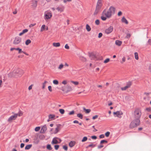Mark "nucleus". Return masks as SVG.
<instances>
[{
    "label": "nucleus",
    "mask_w": 151,
    "mask_h": 151,
    "mask_svg": "<svg viewBox=\"0 0 151 151\" xmlns=\"http://www.w3.org/2000/svg\"><path fill=\"white\" fill-rule=\"evenodd\" d=\"M115 10L114 7L111 6L108 11L106 9H104L102 12V14L105 15L107 18H109L112 15L114 14Z\"/></svg>",
    "instance_id": "f257e3e1"
},
{
    "label": "nucleus",
    "mask_w": 151,
    "mask_h": 151,
    "mask_svg": "<svg viewBox=\"0 0 151 151\" xmlns=\"http://www.w3.org/2000/svg\"><path fill=\"white\" fill-rule=\"evenodd\" d=\"M24 73L23 70L20 68H17L14 69L12 72L10 73L9 75L12 77L18 78L22 76Z\"/></svg>",
    "instance_id": "f03ea898"
},
{
    "label": "nucleus",
    "mask_w": 151,
    "mask_h": 151,
    "mask_svg": "<svg viewBox=\"0 0 151 151\" xmlns=\"http://www.w3.org/2000/svg\"><path fill=\"white\" fill-rule=\"evenodd\" d=\"M141 111L140 109L136 108L135 109L134 112V116L135 118L139 119L141 116Z\"/></svg>",
    "instance_id": "7ed1b4c3"
},
{
    "label": "nucleus",
    "mask_w": 151,
    "mask_h": 151,
    "mask_svg": "<svg viewBox=\"0 0 151 151\" xmlns=\"http://www.w3.org/2000/svg\"><path fill=\"white\" fill-rule=\"evenodd\" d=\"M140 123V120L138 119H136L133 121L131 123L130 127L131 128H133L139 125Z\"/></svg>",
    "instance_id": "20e7f679"
},
{
    "label": "nucleus",
    "mask_w": 151,
    "mask_h": 151,
    "mask_svg": "<svg viewBox=\"0 0 151 151\" xmlns=\"http://www.w3.org/2000/svg\"><path fill=\"white\" fill-rule=\"evenodd\" d=\"M52 17V14L51 12H49L48 11L45 12L44 18L45 20L51 18Z\"/></svg>",
    "instance_id": "39448f33"
},
{
    "label": "nucleus",
    "mask_w": 151,
    "mask_h": 151,
    "mask_svg": "<svg viewBox=\"0 0 151 151\" xmlns=\"http://www.w3.org/2000/svg\"><path fill=\"white\" fill-rule=\"evenodd\" d=\"M22 41V38L20 37H16L13 42V44L15 45H17L19 44Z\"/></svg>",
    "instance_id": "423d86ee"
},
{
    "label": "nucleus",
    "mask_w": 151,
    "mask_h": 151,
    "mask_svg": "<svg viewBox=\"0 0 151 151\" xmlns=\"http://www.w3.org/2000/svg\"><path fill=\"white\" fill-rule=\"evenodd\" d=\"M61 141L60 139L57 137H55L52 139L51 143L52 144H57L60 143Z\"/></svg>",
    "instance_id": "0eeeda50"
},
{
    "label": "nucleus",
    "mask_w": 151,
    "mask_h": 151,
    "mask_svg": "<svg viewBox=\"0 0 151 151\" xmlns=\"http://www.w3.org/2000/svg\"><path fill=\"white\" fill-rule=\"evenodd\" d=\"M56 126L57 127L55 130L53 129L51 130V131L53 132V133L55 134L57 133L60 129L61 125L60 124H58Z\"/></svg>",
    "instance_id": "6e6552de"
},
{
    "label": "nucleus",
    "mask_w": 151,
    "mask_h": 151,
    "mask_svg": "<svg viewBox=\"0 0 151 151\" xmlns=\"http://www.w3.org/2000/svg\"><path fill=\"white\" fill-rule=\"evenodd\" d=\"M113 114L115 117H117L120 118L121 117V115H122L123 113L121 111H119L114 112Z\"/></svg>",
    "instance_id": "1a4fd4ad"
},
{
    "label": "nucleus",
    "mask_w": 151,
    "mask_h": 151,
    "mask_svg": "<svg viewBox=\"0 0 151 151\" xmlns=\"http://www.w3.org/2000/svg\"><path fill=\"white\" fill-rule=\"evenodd\" d=\"M132 85L131 82L129 81L128 82L126 86H124V87H122L121 88V90L122 91L125 90L127 89V88H130V86Z\"/></svg>",
    "instance_id": "9d476101"
},
{
    "label": "nucleus",
    "mask_w": 151,
    "mask_h": 151,
    "mask_svg": "<svg viewBox=\"0 0 151 151\" xmlns=\"http://www.w3.org/2000/svg\"><path fill=\"white\" fill-rule=\"evenodd\" d=\"M16 115L14 114V115L11 116L8 119V121L9 122H11L13 120H15L17 118Z\"/></svg>",
    "instance_id": "9b49d317"
},
{
    "label": "nucleus",
    "mask_w": 151,
    "mask_h": 151,
    "mask_svg": "<svg viewBox=\"0 0 151 151\" xmlns=\"http://www.w3.org/2000/svg\"><path fill=\"white\" fill-rule=\"evenodd\" d=\"M47 129V128L46 125H44L42 127V128L40 130V133H45V132H46V131Z\"/></svg>",
    "instance_id": "f8f14e48"
},
{
    "label": "nucleus",
    "mask_w": 151,
    "mask_h": 151,
    "mask_svg": "<svg viewBox=\"0 0 151 151\" xmlns=\"http://www.w3.org/2000/svg\"><path fill=\"white\" fill-rule=\"evenodd\" d=\"M39 0H32V6L33 7H36L37 5V2Z\"/></svg>",
    "instance_id": "ddd939ff"
},
{
    "label": "nucleus",
    "mask_w": 151,
    "mask_h": 151,
    "mask_svg": "<svg viewBox=\"0 0 151 151\" xmlns=\"http://www.w3.org/2000/svg\"><path fill=\"white\" fill-rule=\"evenodd\" d=\"M101 8L96 6V9L93 13V15H96L99 12Z\"/></svg>",
    "instance_id": "4468645a"
},
{
    "label": "nucleus",
    "mask_w": 151,
    "mask_h": 151,
    "mask_svg": "<svg viewBox=\"0 0 151 151\" xmlns=\"http://www.w3.org/2000/svg\"><path fill=\"white\" fill-rule=\"evenodd\" d=\"M76 142L74 141H71L69 143V146L70 147H73L76 144Z\"/></svg>",
    "instance_id": "2eb2a0df"
},
{
    "label": "nucleus",
    "mask_w": 151,
    "mask_h": 151,
    "mask_svg": "<svg viewBox=\"0 0 151 151\" xmlns=\"http://www.w3.org/2000/svg\"><path fill=\"white\" fill-rule=\"evenodd\" d=\"M90 58L91 60H97V58L96 56L93 54H91L90 56Z\"/></svg>",
    "instance_id": "dca6fc26"
},
{
    "label": "nucleus",
    "mask_w": 151,
    "mask_h": 151,
    "mask_svg": "<svg viewBox=\"0 0 151 151\" xmlns=\"http://www.w3.org/2000/svg\"><path fill=\"white\" fill-rule=\"evenodd\" d=\"M115 43L116 45L119 46L121 45L122 42L120 40H117L115 41Z\"/></svg>",
    "instance_id": "f3484780"
},
{
    "label": "nucleus",
    "mask_w": 151,
    "mask_h": 151,
    "mask_svg": "<svg viewBox=\"0 0 151 151\" xmlns=\"http://www.w3.org/2000/svg\"><path fill=\"white\" fill-rule=\"evenodd\" d=\"M64 65H63L62 63H61L58 66V70H61L64 68Z\"/></svg>",
    "instance_id": "a211bd4d"
},
{
    "label": "nucleus",
    "mask_w": 151,
    "mask_h": 151,
    "mask_svg": "<svg viewBox=\"0 0 151 151\" xmlns=\"http://www.w3.org/2000/svg\"><path fill=\"white\" fill-rule=\"evenodd\" d=\"M64 8L63 6H58L56 8V9L58 10V11L61 12L63 11Z\"/></svg>",
    "instance_id": "6ab92c4d"
},
{
    "label": "nucleus",
    "mask_w": 151,
    "mask_h": 151,
    "mask_svg": "<svg viewBox=\"0 0 151 151\" xmlns=\"http://www.w3.org/2000/svg\"><path fill=\"white\" fill-rule=\"evenodd\" d=\"M52 45L54 47H58L60 46V44L59 42H54L52 43Z\"/></svg>",
    "instance_id": "aec40b11"
},
{
    "label": "nucleus",
    "mask_w": 151,
    "mask_h": 151,
    "mask_svg": "<svg viewBox=\"0 0 151 151\" xmlns=\"http://www.w3.org/2000/svg\"><path fill=\"white\" fill-rule=\"evenodd\" d=\"M28 30L27 29H25L23 30L22 31V32H21V33H20L19 34V36H21L22 35L24 34L25 33L27 32H28Z\"/></svg>",
    "instance_id": "412c9836"
},
{
    "label": "nucleus",
    "mask_w": 151,
    "mask_h": 151,
    "mask_svg": "<svg viewBox=\"0 0 151 151\" xmlns=\"http://www.w3.org/2000/svg\"><path fill=\"white\" fill-rule=\"evenodd\" d=\"M122 22L126 24H128V21L124 17H123L122 18Z\"/></svg>",
    "instance_id": "4be33fe9"
},
{
    "label": "nucleus",
    "mask_w": 151,
    "mask_h": 151,
    "mask_svg": "<svg viewBox=\"0 0 151 151\" xmlns=\"http://www.w3.org/2000/svg\"><path fill=\"white\" fill-rule=\"evenodd\" d=\"M72 90L73 88L71 86H67V89L66 90L67 92L71 91H72Z\"/></svg>",
    "instance_id": "5701e85b"
},
{
    "label": "nucleus",
    "mask_w": 151,
    "mask_h": 151,
    "mask_svg": "<svg viewBox=\"0 0 151 151\" xmlns=\"http://www.w3.org/2000/svg\"><path fill=\"white\" fill-rule=\"evenodd\" d=\"M15 115H16V117H17V116H20L22 115L23 112L21 111H20L17 114H15Z\"/></svg>",
    "instance_id": "b1692460"
},
{
    "label": "nucleus",
    "mask_w": 151,
    "mask_h": 151,
    "mask_svg": "<svg viewBox=\"0 0 151 151\" xmlns=\"http://www.w3.org/2000/svg\"><path fill=\"white\" fill-rule=\"evenodd\" d=\"M112 29H106L105 32L106 34H109L112 32Z\"/></svg>",
    "instance_id": "393cba45"
},
{
    "label": "nucleus",
    "mask_w": 151,
    "mask_h": 151,
    "mask_svg": "<svg viewBox=\"0 0 151 151\" xmlns=\"http://www.w3.org/2000/svg\"><path fill=\"white\" fill-rule=\"evenodd\" d=\"M48 82L46 81H44V82L42 83V89H44L45 88L46 86V84Z\"/></svg>",
    "instance_id": "a878e982"
},
{
    "label": "nucleus",
    "mask_w": 151,
    "mask_h": 151,
    "mask_svg": "<svg viewBox=\"0 0 151 151\" xmlns=\"http://www.w3.org/2000/svg\"><path fill=\"white\" fill-rule=\"evenodd\" d=\"M83 109L86 113H89L91 111V110L90 109H86L84 107H83Z\"/></svg>",
    "instance_id": "bb28decb"
},
{
    "label": "nucleus",
    "mask_w": 151,
    "mask_h": 151,
    "mask_svg": "<svg viewBox=\"0 0 151 151\" xmlns=\"http://www.w3.org/2000/svg\"><path fill=\"white\" fill-rule=\"evenodd\" d=\"M101 6L102 5L101 4V1H98L96 6L101 8Z\"/></svg>",
    "instance_id": "cd10ccee"
},
{
    "label": "nucleus",
    "mask_w": 151,
    "mask_h": 151,
    "mask_svg": "<svg viewBox=\"0 0 151 151\" xmlns=\"http://www.w3.org/2000/svg\"><path fill=\"white\" fill-rule=\"evenodd\" d=\"M31 42V40L29 39H28L25 42V44L26 45H28L29 44H30Z\"/></svg>",
    "instance_id": "c85d7f7f"
},
{
    "label": "nucleus",
    "mask_w": 151,
    "mask_h": 151,
    "mask_svg": "<svg viewBox=\"0 0 151 151\" xmlns=\"http://www.w3.org/2000/svg\"><path fill=\"white\" fill-rule=\"evenodd\" d=\"M16 50H17L18 51V53L19 54H20L21 53H23V51L22 50V49H20L19 48H17L16 49Z\"/></svg>",
    "instance_id": "c756f323"
},
{
    "label": "nucleus",
    "mask_w": 151,
    "mask_h": 151,
    "mask_svg": "<svg viewBox=\"0 0 151 151\" xmlns=\"http://www.w3.org/2000/svg\"><path fill=\"white\" fill-rule=\"evenodd\" d=\"M49 119H54L55 117V116L53 114H50L49 115ZM52 119L51 120H52Z\"/></svg>",
    "instance_id": "7c9ffc66"
},
{
    "label": "nucleus",
    "mask_w": 151,
    "mask_h": 151,
    "mask_svg": "<svg viewBox=\"0 0 151 151\" xmlns=\"http://www.w3.org/2000/svg\"><path fill=\"white\" fill-rule=\"evenodd\" d=\"M32 146V145H26L25 147V150H29V149Z\"/></svg>",
    "instance_id": "2f4dec72"
},
{
    "label": "nucleus",
    "mask_w": 151,
    "mask_h": 151,
    "mask_svg": "<svg viewBox=\"0 0 151 151\" xmlns=\"http://www.w3.org/2000/svg\"><path fill=\"white\" fill-rule=\"evenodd\" d=\"M102 16L101 17V19L103 21L106 20V18H107L105 16V15H103L102 14Z\"/></svg>",
    "instance_id": "473e14b6"
},
{
    "label": "nucleus",
    "mask_w": 151,
    "mask_h": 151,
    "mask_svg": "<svg viewBox=\"0 0 151 151\" xmlns=\"http://www.w3.org/2000/svg\"><path fill=\"white\" fill-rule=\"evenodd\" d=\"M77 116L81 119L83 118V115L80 113L77 114Z\"/></svg>",
    "instance_id": "72a5a7b5"
},
{
    "label": "nucleus",
    "mask_w": 151,
    "mask_h": 151,
    "mask_svg": "<svg viewBox=\"0 0 151 151\" xmlns=\"http://www.w3.org/2000/svg\"><path fill=\"white\" fill-rule=\"evenodd\" d=\"M53 83L55 85H57L59 83V82L58 80H55L53 81Z\"/></svg>",
    "instance_id": "f704fd0d"
},
{
    "label": "nucleus",
    "mask_w": 151,
    "mask_h": 151,
    "mask_svg": "<svg viewBox=\"0 0 151 151\" xmlns=\"http://www.w3.org/2000/svg\"><path fill=\"white\" fill-rule=\"evenodd\" d=\"M134 56L135 59L137 60H138L139 59L138 54L137 52L134 53Z\"/></svg>",
    "instance_id": "c9c22d12"
},
{
    "label": "nucleus",
    "mask_w": 151,
    "mask_h": 151,
    "mask_svg": "<svg viewBox=\"0 0 151 151\" xmlns=\"http://www.w3.org/2000/svg\"><path fill=\"white\" fill-rule=\"evenodd\" d=\"M68 83V81L67 80H63L62 82V84L64 85H65L67 84Z\"/></svg>",
    "instance_id": "e433bc0d"
},
{
    "label": "nucleus",
    "mask_w": 151,
    "mask_h": 151,
    "mask_svg": "<svg viewBox=\"0 0 151 151\" xmlns=\"http://www.w3.org/2000/svg\"><path fill=\"white\" fill-rule=\"evenodd\" d=\"M95 146V145L93 144H91L89 145L88 146L86 147V148H88L89 147H91L93 148Z\"/></svg>",
    "instance_id": "4c0bfd02"
},
{
    "label": "nucleus",
    "mask_w": 151,
    "mask_h": 151,
    "mask_svg": "<svg viewBox=\"0 0 151 151\" xmlns=\"http://www.w3.org/2000/svg\"><path fill=\"white\" fill-rule=\"evenodd\" d=\"M71 82L74 84L75 85L77 86L79 84V82L78 81H71Z\"/></svg>",
    "instance_id": "58836bf2"
},
{
    "label": "nucleus",
    "mask_w": 151,
    "mask_h": 151,
    "mask_svg": "<svg viewBox=\"0 0 151 151\" xmlns=\"http://www.w3.org/2000/svg\"><path fill=\"white\" fill-rule=\"evenodd\" d=\"M59 111L61 114H63L65 112L64 110L63 109H59Z\"/></svg>",
    "instance_id": "ea45409f"
},
{
    "label": "nucleus",
    "mask_w": 151,
    "mask_h": 151,
    "mask_svg": "<svg viewBox=\"0 0 151 151\" xmlns=\"http://www.w3.org/2000/svg\"><path fill=\"white\" fill-rule=\"evenodd\" d=\"M87 139H88V138L87 137H84L83 138V139H82V140H81V141L82 142H85L87 140Z\"/></svg>",
    "instance_id": "a19ab883"
},
{
    "label": "nucleus",
    "mask_w": 151,
    "mask_h": 151,
    "mask_svg": "<svg viewBox=\"0 0 151 151\" xmlns=\"http://www.w3.org/2000/svg\"><path fill=\"white\" fill-rule=\"evenodd\" d=\"M126 58L124 57H123L122 58V60L120 62L121 64H123L124 62L125 61Z\"/></svg>",
    "instance_id": "79ce46f5"
},
{
    "label": "nucleus",
    "mask_w": 151,
    "mask_h": 151,
    "mask_svg": "<svg viewBox=\"0 0 151 151\" xmlns=\"http://www.w3.org/2000/svg\"><path fill=\"white\" fill-rule=\"evenodd\" d=\"M47 149L50 150H51L52 149V148L50 145H47Z\"/></svg>",
    "instance_id": "37998d69"
},
{
    "label": "nucleus",
    "mask_w": 151,
    "mask_h": 151,
    "mask_svg": "<svg viewBox=\"0 0 151 151\" xmlns=\"http://www.w3.org/2000/svg\"><path fill=\"white\" fill-rule=\"evenodd\" d=\"M110 134V132H107L105 133V135L106 137H108L109 136Z\"/></svg>",
    "instance_id": "c03bdc74"
},
{
    "label": "nucleus",
    "mask_w": 151,
    "mask_h": 151,
    "mask_svg": "<svg viewBox=\"0 0 151 151\" xmlns=\"http://www.w3.org/2000/svg\"><path fill=\"white\" fill-rule=\"evenodd\" d=\"M40 129V127H36L35 128V131L36 132L38 131Z\"/></svg>",
    "instance_id": "a18cd8bd"
},
{
    "label": "nucleus",
    "mask_w": 151,
    "mask_h": 151,
    "mask_svg": "<svg viewBox=\"0 0 151 151\" xmlns=\"http://www.w3.org/2000/svg\"><path fill=\"white\" fill-rule=\"evenodd\" d=\"M75 113V111H71L68 114L69 115H73Z\"/></svg>",
    "instance_id": "49530a36"
},
{
    "label": "nucleus",
    "mask_w": 151,
    "mask_h": 151,
    "mask_svg": "<svg viewBox=\"0 0 151 151\" xmlns=\"http://www.w3.org/2000/svg\"><path fill=\"white\" fill-rule=\"evenodd\" d=\"M95 23L96 25H98L100 24V21L99 19H97L95 21Z\"/></svg>",
    "instance_id": "de8ad7c7"
},
{
    "label": "nucleus",
    "mask_w": 151,
    "mask_h": 151,
    "mask_svg": "<svg viewBox=\"0 0 151 151\" xmlns=\"http://www.w3.org/2000/svg\"><path fill=\"white\" fill-rule=\"evenodd\" d=\"M110 61V59L109 58H107L104 61V63H106L108 62H109Z\"/></svg>",
    "instance_id": "09e8293b"
},
{
    "label": "nucleus",
    "mask_w": 151,
    "mask_h": 151,
    "mask_svg": "<svg viewBox=\"0 0 151 151\" xmlns=\"http://www.w3.org/2000/svg\"><path fill=\"white\" fill-rule=\"evenodd\" d=\"M107 142L106 140H103L101 141L100 142V143L101 144H103L104 143H107Z\"/></svg>",
    "instance_id": "8fccbe9b"
},
{
    "label": "nucleus",
    "mask_w": 151,
    "mask_h": 151,
    "mask_svg": "<svg viewBox=\"0 0 151 151\" xmlns=\"http://www.w3.org/2000/svg\"><path fill=\"white\" fill-rule=\"evenodd\" d=\"M48 89L51 92L52 91V87L51 86H48Z\"/></svg>",
    "instance_id": "3c124183"
},
{
    "label": "nucleus",
    "mask_w": 151,
    "mask_h": 151,
    "mask_svg": "<svg viewBox=\"0 0 151 151\" xmlns=\"http://www.w3.org/2000/svg\"><path fill=\"white\" fill-rule=\"evenodd\" d=\"M106 26L107 27H108V28H113V27L112 26H109V24H107Z\"/></svg>",
    "instance_id": "603ef678"
},
{
    "label": "nucleus",
    "mask_w": 151,
    "mask_h": 151,
    "mask_svg": "<svg viewBox=\"0 0 151 151\" xmlns=\"http://www.w3.org/2000/svg\"><path fill=\"white\" fill-rule=\"evenodd\" d=\"M81 59L82 60H83V61L84 62H85V61H86V59L85 58H84V57H81Z\"/></svg>",
    "instance_id": "864d4df0"
},
{
    "label": "nucleus",
    "mask_w": 151,
    "mask_h": 151,
    "mask_svg": "<svg viewBox=\"0 0 151 151\" xmlns=\"http://www.w3.org/2000/svg\"><path fill=\"white\" fill-rule=\"evenodd\" d=\"M63 148L66 151L68 150V147L66 145L63 146Z\"/></svg>",
    "instance_id": "5fc2aeb1"
},
{
    "label": "nucleus",
    "mask_w": 151,
    "mask_h": 151,
    "mask_svg": "<svg viewBox=\"0 0 151 151\" xmlns=\"http://www.w3.org/2000/svg\"><path fill=\"white\" fill-rule=\"evenodd\" d=\"M65 49H69L70 48L69 47V46L68 44H66L65 45Z\"/></svg>",
    "instance_id": "6e6d98bb"
},
{
    "label": "nucleus",
    "mask_w": 151,
    "mask_h": 151,
    "mask_svg": "<svg viewBox=\"0 0 151 151\" xmlns=\"http://www.w3.org/2000/svg\"><path fill=\"white\" fill-rule=\"evenodd\" d=\"M146 110L148 111H150L151 110V108L150 107L147 108L146 109Z\"/></svg>",
    "instance_id": "4d7b16f0"
},
{
    "label": "nucleus",
    "mask_w": 151,
    "mask_h": 151,
    "mask_svg": "<svg viewBox=\"0 0 151 151\" xmlns=\"http://www.w3.org/2000/svg\"><path fill=\"white\" fill-rule=\"evenodd\" d=\"M98 115H96L93 117L92 119L93 120L95 119H97L98 117Z\"/></svg>",
    "instance_id": "13d9d810"
},
{
    "label": "nucleus",
    "mask_w": 151,
    "mask_h": 151,
    "mask_svg": "<svg viewBox=\"0 0 151 151\" xmlns=\"http://www.w3.org/2000/svg\"><path fill=\"white\" fill-rule=\"evenodd\" d=\"M56 150H57L59 147V145H55L54 146Z\"/></svg>",
    "instance_id": "bf43d9fd"
},
{
    "label": "nucleus",
    "mask_w": 151,
    "mask_h": 151,
    "mask_svg": "<svg viewBox=\"0 0 151 151\" xmlns=\"http://www.w3.org/2000/svg\"><path fill=\"white\" fill-rule=\"evenodd\" d=\"M104 135L103 134H101L99 136V138H104Z\"/></svg>",
    "instance_id": "052dcab7"
},
{
    "label": "nucleus",
    "mask_w": 151,
    "mask_h": 151,
    "mask_svg": "<svg viewBox=\"0 0 151 151\" xmlns=\"http://www.w3.org/2000/svg\"><path fill=\"white\" fill-rule=\"evenodd\" d=\"M33 86V85H31L29 86L28 88V89L29 90H30L32 89Z\"/></svg>",
    "instance_id": "680f3d73"
},
{
    "label": "nucleus",
    "mask_w": 151,
    "mask_h": 151,
    "mask_svg": "<svg viewBox=\"0 0 151 151\" xmlns=\"http://www.w3.org/2000/svg\"><path fill=\"white\" fill-rule=\"evenodd\" d=\"M102 35V34L101 33H100L99 34L98 37L99 38H101Z\"/></svg>",
    "instance_id": "e2e57ef3"
},
{
    "label": "nucleus",
    "mask_w": 151,
    "mask_h": 151,
    "mask_svg": "<svg viewBox=\"0 0 151 151\" xmlns=\"http://www.w3.org/2000/svg\"><path fill=\"white\" fill-rule=\"evenodd\" d=\"M2 79L1 78H0V88L2 86Z\"/></svg>",
    "instance_id": "0e129e2a"
},
{
    "label": "nucleus",
    "mask_w": 151,
    "mask_h": 151,
    "mask_svg": "<svg viewBox=\"0 0 151 151\" xmlns=\"http://www.w3.org/2000/svg\"><path fill=\"white\" fill-rule=\"evenodd\" d=\"M122 13L121 11H119L118 13V16H120L122 15Z\"/></svg>",
    "instance_id": "69168bd1"
},
{
    "label": "nucleus",
    "mask_w": 151,
    "mask_h": 151,
    "mask_svg": "<svg viewBox=\"0 0 151 151\" xmlns=\"http://www.w3.org/2000/svg\"><path fill=\"white\" fill-rule=\"evenodd\" d=\"M91 138L93 139H95L97 138V137L95 136H92L91 137Z\"/></svg>",
    "instance_id": "338daca9"
},
{
    "label": "nucleus",
    "mask_w": 151,
    "mask_h": 151,
    "mask_svg": "<svg viewBox=\"0 0 151 151\" xmlns=\"http://www.w3.org/2000/svg\"><path fill=\"white\" fill-rule=\"evenodd\" d=\"M35 24H31L29 25V27H31L35 25Z\"/></svg>",
    "instance_id": "774afa93"
}]
</instances>
